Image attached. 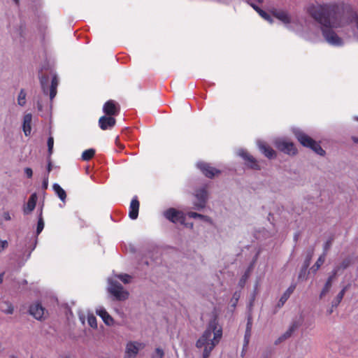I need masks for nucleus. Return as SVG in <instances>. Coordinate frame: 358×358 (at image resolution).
<instances>
[{
	"label": "nucleus",
	"instance_id": "36",
	"mask_svg": "<svg viewBox=\"0 0 358 358\" xmlns=\"http://www.w3.org/2000/svg\"><path fill=\"white\" fill-rule=\"evenodd\" d=\"M117 278L125 284L129 283L131 280V276L128 274H120L117 275Z\"/></svg>",
	"mask_w": 358,
	"mask_h": 358
},
{
	"label": "nucleus",
	"instance_id": "49",
	"mask_svg": "<svg viewBox=\"0 0 358 358\" xmlns=\"http://www.w3.org/2000/svg\"><path fill=\"white\" fill-rule=\"evenodd\" d=\"M3 216L6 220H10V219H11L10 215L8 212H4Z\"/></svg>",
	"mask_w": 358,
	"mask_h": 358
},
{
	"label": "nucleus",
	"instance_id": "21",
	"mask_svg": "<svg viewBox=\"0 0 358 358\" xmlns=\"http://www.w3.org/2000/svg\"><path fill=\"white\" fill-rule=\"evenodd\" d=\"M52 188L55 192V194L57 195V196L63 202H65L66 199V193L64 191V189L58 184L55 183L52 185Z\"/></svg>",
	"mask_w": 358,
	"mask_h": 358
},
{
	"label": "nucleus",
	"instance_id": "13",
	"mask_svg": "<svg viewBox=\"0 0 358 358\" xmlns=\"http://www.w3.org/2000/svg\"><path fill=\"white\" fill-rule=\"evenodd\" d=\"M29 312L36 320H41L45 313V308L41 303H36L30 306Z\"/></svg>",
	"mask_w": 358,
	"mask_h": 358
},
{
	"label": "nucleus",
	"instance_id": "53",
	"mask_svg": "<svg viewBox=\"0 0 358 358\" xmlns=\"http://www.w3.org/2000/svg\"><path fill=\"white\" fill-rule=\"evenodd\" d=\"M3 275H4V273H1L0 274V284H1L3 282Z\"/></svg>",
	"mask_w": 358,
	"mask_h": 358
},
{
	"label": "nucleus",
	"instance_id": "24",
	"mask_svg": "<svg viewBox=\"0 0 358 358\" xmlns=\"http://www.w3.org/2000/svg\"><path fill=\"white\" fill-rule=\"evenodd\" d=\"M296 329V327L293 324L292 325L289 329L282 336H280L278 340L276 341V343H280L282 342V341H285L286 340L287 338H289L292 333L294 332V331Z\"/></svg>",
	"mask_w": 358,
	"mask_h": 358
},
{
	"label": "nucleus",
	"instance_id": "41",
	"mask_svg": "<svg viewBox=\"0 0 358 358\" xmlns=\"http://www.w3.org/2000/svg\"><path fill=\"white\" fill-rule=\"evenodd\" d=\"M339 271H340V267L334 268V269L332 271L331 275L328 278V279H331V282H333V280L335 279V278Z\"/></svg>",
	"mask_w": 358,
	"mask_h": 358
},
{
	"label": "nucleus",
	"instance_id": "50",
	"mask_svg": "<svg viewBox=\"0 0 358 358\" xmlns=\"http://www.w3.org/2000/svg\"><path fill=\"white\" fill-rule=\"evenodd\" d=\"M47 171L49 173L52 171V163L50 160L48 161V166H47Z\"/></svg>",
	"mask_w": 358,
	"mask_h": 358
},
{
	"label": "nucleus",
	"instance_id": "55",
	"mask_svg": "<svg viewBox=\"0 0 358 358\" xmlns=\"http://www.w3.org/2000/svg\"><path fill=\"white\" fill-rule=\"evenodd\" d=\"M340 303H338V299L337 298L336 299V300L334 301H333V304L332 306H337Z\"/></svg>",
	"mask_w": 358,
	"mask_h": 358
},
{
	"label": "nucleus",
	"instance_id": "11",
	"mask_svg": "<svg viewBox=\"0 0 358 358\" xmlns=\"http://www.w3.org/2000/svg\"><path fill=\"white\" fill-rule=\"evenodd\" d=\"M196 199H198V202L196 203L195 207L197 210H200L201 208H203L206 206V203L208 199V192L204 189H200L196 191V193L195 194Z\"/></svg>",
	"mask_w": 358,
	"mask_h": 358
},
{
	"label": "nucleus",
	"instance_id": "30",
	"mask_svg": "<svg viewBox=\"0 0 358 358\" xmlns=\"http://www.w3.org/2000/svg\"><path fill=\"white\" fill-rule=\"evenodd\" d=\"M25 97H26V93L24 92V91L23 90H22L18 95V98H17V102H18V104L21 106H23L25 103H26V101H25Z\"/></svg>",
	"mask_w": 358,
	"mask_h": 358
},
{
	"label": "nucleus",
	"instance_id": "43",
	"mask_svg": "<svg viewBox=\"0 0 358 358\" xmlns=\"http://www.w3.org/2000/svg\"><path fill=\"white\" fill-rule=\"evenodd\" d=\"M8 245L7 241H0V252L4 250Z\"/></svg>",
	"mask_w": 358,
	"mask_h": 358
},
{
	"label": "nucleus",
	"instance_id": "28",
	"mask_svg": "<svg viewBox=\"0 0 358 358\" xmlns=\"http://www.w3.org/2000/svg\"><path fill=\"white\" fill-rule=\"evenodd\" d=\"M3 304L6 306V308H3V306L1 307V309L2 310L3 312H4L6 314H12L13 313L14 308L10 303L3 302Z\"/></svg>",
	"mask_w": 358,
	"mask_h": 358
},
{
	"label": "nucleus",
	"instance_id": "29",
	"mask_svg": "<svg viewBox=\"0 0 358 358\" xmlns=\"http://www.w3.org/2000/svg\"><path fill=\"white\" fill-rule=\"evenodd\" d=\"M258 14L265 20L268 22L269 23L272 24L273 22V20L271 15L268 14L266 11L263 10L262 9L259 10Z\"/></svg>",
	"mask_w": 358,
	"mask_h": 358
},
{
	"label": "nucleus",
	"instance_id": "51",
	"mask_svg": "<svg viewBox=\"0 0 358 358\" xmlns=\"http://www.w3.org/2000/svg\"><path fill=\"white\" fill-rule=\"evenodd\" d=\"M252 330L245 329V336H248V337H251Z\"/></svg>",
	"mask_w": 358,
	"mask_h": 358
},
{
	"label": "nucleus",
	"instance_id": "58",
	"mask_svg": "<svg viewBox=\"0 0 358 358\" xmlns=\"http://www.w3.org/2000/svg\"><path fill=\"white\" fill-rule=\"evenodd\" d=\"M354 141H355V142H358V139H357V138H355V139H354Z\"/></svg>",
	"mask_w": 358,
	"mask_h": 358
},
{
	"label": "nucleus",
	"instance_id": "14",
	"mask_svg": "<svg viewBox=\"0 0 358 358\" xmlns=\"http://www.w3.org/2000/svg\"><path fill=\"white\" fill-rule=\"evenodd\" d=\"M259 149L262 153L267 158L271 159L276 157V152L267 143L260 142L258 144Z\"/></svg>",
	"mask_w": 358,
	"mask_h": 358
},
{
	"label": "nucleus",
	"instance_id": "27",
	"mask_svg": "<svg viewBox=\"0 0 358 358\" xmlns=\"http://www.w3.org/2000/svg\"><path fill=\"white\" fill-rule=\"evenodd\" d=\"M187 215L191 218H200L201 220H204L206 221H208L210 218L208 216L199 214L195 212H189Z\"/></svg>",
	"mask_w": 358,
	"mask_h": 358
},
{
	"label": "nucleus",
	"instance_id": "45",
	"mask_svg": "<svg viewBox=\"0 0 358 358\" xmlns=\"http://www.w3.org/2000/svg\"><path fill=\"white\" fill-rule=\"evenodd\" d=\"M331 239H329L328 240L325 244H324V254L326 255V252H327V250L330 248L331 245Z\"/></svg>",
	"mask_w": 358,
	"mask_h": 358
},
{
	"label": "nucleus",
	"instance_id": "56",
	"mask_svg": "<svg viewBox=\"0 0 358 358\" xmlns=\"http://www.w3.org/2000/svg\"><path fill=\"white\" fill-rule=\"evenodd\" d=\"M43 186L45 187V188H47V186H48V179L44 180V181H43Z\"/></svg>",
	"mask_w": 358,
	"mask_h": 358
},
{
	"label": "nucleus",
	"instance_id": "46",
	"mask_svg": "<svg viewBox=\"0 0 358 358\" xmlns=\"http://www.w3.org/2000/svg\"><path fill=\"white\" fill-rule=\"evenodd\" d=\"M250 337H248V336H244V345L243 348H246L250 342Z\"/></svg>",
	"mask_w": 358,
	"mask_h": 358
},
{
	"label": "nucleus",
	"instance_id": "38",
	"mask_svg": "<svg viewBox=\"0 0 358 358\" xmlns=\"http://www.w3.org/2000/svg\"><path fill=\"white\" fill-rule=\"evenodd\" d=\"M164 355V353L163 350H162L160 348H157L155 350V353L152 355V358H163Z\"/></svg>",
	"mask_w": 358,
	"mask_h": 358
},
{
	"label": "nucleus",
	"instance_id": "26",
	"mask_svg": "<svg viewBox=\"0 0 358 358\" xmlns=\"http://www.w3.org/2000/svg\"><path fill=\"white\" fill-rule=\"evenodd\" d=\"M44 228V221L42 217V210L41 211V213L38 217V220L37 223V227H36V234L38 235L43 229Z\"/></svg>",
	"mask_w": 358,
	"mask_h": 358
},
{
	"label": "nucleus",
	"instance_id": "10",
	"mask_svg": "<svg viewBox=\"0 0 358 358\" xmlns=\"http://www.w3.org/2000/svg\"><path fill=\"white\" fill-rule=\"evenodd\" d=\"M116 123L113 117L103 115L99 120V126L102 130H107L113 128Z\"/></svg>",
	"mask_w": 358,
	"mask_h": 358
},
{
	"label": "nucleus",
	"instance_id": "20",
	"mask_svg": "<svg viewBox=\"0 0 358 358\" xmlns=\"http://www.w3.org/2000/svg\"><path fill=\"white\" fill-rule=\"evenodd\" d=\"M36 201H37V196H36V193H34L29 198V200L27 203V206L24 207L23 209L24 213L29 214L31 212H32L36 207Z\"/></svg>",
	"mask_w": 358,
	"mask_h": 358
},
{
	"label": "nucleus",
	"instance_id": "4",
	"mask_svg": "<svg viewBox=\"0 0 358 358\" xmlns=\"http://www.w3.org/2000/svg\"><path fill=\"white\" fill-rule=\"evenodd\" d=\"M164 217L174 224H185V214L174 208H169L163 213Z\"/></svg>",
	"mask_w": 358,
	"mask_h": 358
},
{
	"label": "nucleus",
	"instance_id": "37",
	"mask_svg": "<svg viewBox=\"0 0 358 358\" xmlns=\"http://www.w3.org/2000/svg\"><path fill=\"white\" fill-rule=\"evenodd\" d=\"M48 153L51 155L52 153V148L54 145V138L52 136H50L48 139Z\"/></svg>",
	"mask_w": 358,
	"mask_h": 358
},
{
	"label": "nucleus",
	"instance_id": "34",
	"mask_svg": "<svg viewBox=\"0 0 358 358\" xmlns=\"http://www.w3.org/2000/svg\"><path fill=\"white\" fill-rule=\"evenodd\" d=\"M325 260V254H323L321 255L315 262L314 266L315 267V269H318L324 262Z\"/></svg>",
	"mask_w": 358,
	"mask_h": 358
},
{
	"label": "nucleus",
	"instance_id": "1",
	"mask_svg": "<svg viewBox=\"0 0 358 358\" xmlns=\"http://www.w3.org/2000/svg\"><path fill=\"white\" fill-rule=\"evenodd\" d=\"M307 13L322 26V35L329 44L335 46L343 45L342 38L333 30V28H339L343 25V11L338 3H311L307 8Z\"/></svg>",
	"mask_w": 358,
	"mask_h": 358
},
{
	"label": "nucleus",
	"instance_id": "54",
	"mask_svg": "<svg viewBox=\"0 0 358 358\" xmlns=\"http://www.w3.org/2000/svg\"><path fill=\"white\" fill-rule=\"evenodd\" d=\"M340 303H338V299L337 298L336 299V300L334 301H333V304L332 306H337Z\"/></svg>",
	"mask_w": 358,
	"mask_h": 358
},
{
	"label": "nucleus",
	"instance_id": "7",
	"mask_svg": "<svg viewBox=\"0 0 358 358\" xmlns=\"http://www.w3.org/2000/svg\"><path fill=\"white\" fill-rule=\"evenodd\" d=\"M238 154L245 161V165L248 168L257 171L261 169L258 161L246 150H241Z\"/></svg>",
	"mask_w": 358,
	"mask_h": 358
},
{
	"label": "nucleus",
	"instance_id": "22",
	"mask_svg": "<svg viewBox=\"0 0 358 358\" xmlns=\"http://www.w3.org/2000/svg\"><path fill=\"white\" fill-rule=\"evenodd\" d=\"M58 85V80L56 76H54L52 78L51 85L50 88V98L53 99L57 94V88Z\"/></svg>",
	"mask_w": 358,
	"mask_h": 358
},
{
	"label": "nucleus",
	"instance_id": "35",
	"mask_svg": "<svg viewBox=\"0 0 358 358\" xmlns=\"http://www.w3.org/2000/svg\"><path fill=\"white\" fill-rule=\"evenodd\" d=\"M48 83V78L45 76L41 77V85L43 88V92L47 93V85Z\"/></svg>",
	"mask_w": 358,
	"mask_h": 358
},
{
	"label": "nucleus",
	"instance_id": "23",
	"mask_svg": "<svg viewBox=\"0 0 358 358\" xmlns=\"http://www.w3.org/2000/svg\"><path fill=\"white\" fill-rule=\"evenodd\" d=\"M94 155H95L94 149L90 148V149L85 150L82 154V159L84 161H89L92 158H93Z\"/></svg>",
	"mask_w": 358,
	"mask_h": 358
},
{
	"label": "nucleus",
	"instance_id": "25",
	"mask_svg": "<svg viewBox=\"0 0 358 358\" xmlns=\"http://www.w3.org/2000/svg\"><path fill=\"white\" fill-rule=\"evenodd\" d=\"M332 285V282H331V279H327L321 293L320 297L322 299L324 296L330 290Z\"/></svg>",
	"mask_w": 358,
	"mask_h": 358
},
{
	"label": "nucleus",
	"instance_id": "57",
	"mask_svg": "<svg viewBox=\"0 0 358 358\" xmlns=\"http://www.w3.org/2000/svg\"><path fill=\"white\" fill-rule=\"evenodd\" d=\"M16 4L19 3V0H13Z\"/></svg>",
	"mask_w": 358,
	"mask_h": 358
},
{
	"label": "nucleus",
	"instance_id": "59",
	"mask_svg": "<svg viewBox=\"0 0 358 358\" xmlns=\"http://www.w3.org/2000/svg\"><path fill=\"white\" fill-rule=\"evenodd\" d=\"M124 358H131V357H124Z\"/></svg>",
	"mask_w": 358,
	"mask_h": 358
},
{
	"label": "nucleus",
	"instance_id": "40",
	"mask_svg": "<svg viewBox=\"0 0 358 358\" xmlns=\"http://www.w3.org/2000/svg\"><path fill=\"white\" fill-rule=\"evenodd\" d=\"M346 289H347V287H345L342 289V290L338 294L336 298L338 299V303H341V301H342L344 295H345V293L346 292Z\"/></svg>",
	"mask_w": 358,
	"mask_h": 358
},
{
	"label": "nucleus",
	"instance_id": "48",
	"mask_svg": "<svg viewBox=\"0 0 358 358\" xmlns=\"http://www.w3.org/2000/svg\"><path fill=\"white\" fill-rule=\"evenodd\" d=\"M250 6L257 13H259V10L262 9L258 6H257L256 4H255L253 3H251Z\"/></svg>",
	"mask_w": 358,
	"mask_h": 358
},
{
	"label": "nucleus",
	"instance_id": "16",
	"mask_svg": "<svg viewBox=\"0 0 358 358\" xmlns=\"http://www.w3.org/2000/svg\"><path fill=\"white\" fill-rule=\"evenodd\" d=\"M140 345L138 343L134 342H129L127 345L126 348V355L124 357H131L134 358L138 352V345Z\"/></svg>",
	"mask_w": 358,
	"mask_h": 358
},
{
	"label": "nucleus",
	"instance_id": "42",
	"mask_svg": "<svg viewBox=\"0 0 358 358\" xmlns=\"http://www.w3.org/2000/svg\"><path fill=\"white\" fill-rule=\"evenodd\" d=\"M252 317L251 314H249L247 317L246 329L252 330Z\"/></svg>",
	"mask_w": 358,
	"mask_h": 358
},
{
	"label": "nucleus",
	"instance_id": "12",
	"mask_svg": "<svg viewBox=\"0 0 358 358\" xmlns=\"http://www.w3.org/2000/svg\"><path fill=\"white\" fill-rule=\"evenodd\" d=\"M140 207V202L138 197L135 196L131 201L129 210V217L131 220L137 219L138 216V211Z\"/></svg>",
	"mask_w": 358,
	"mask_h": 358
},
{
	"label": "nucleus",
	"instance_id": "17",
	"mask_svg": "<svg viewBox=\"0 0 358 358\" xmlns=\"http://www.w3.org/2000/svg\"><path fill=\"white\" fill-rule=\"evenodd\" d=\"M296 287V285L295 283L292 284L287 290L283 293L282 296L280 297L278 303V307L281 308L283 306L285 303L287 301V299L289 298L291 294L294 292Z\"/></svg>",
	"mask_w": 358,
	"mask_h": 358
},
{
	"label": "nucleus",
	"instance_id": "52",
	"mask_svg": "<svg viewBox=\"0 0 358 358\" xmlns=\"http://www.w3.org/2000/svg\"><path fill=\"white\" fill-rule=\"evenodd\" d=\"M311 256H312V255L310 254V255L307 257V259H306V266H308L309 265V262H310V258H311Z\"/></svg>",
	"mask_w": 358,
	"mask_h": 358
},
{
	"label": "nucleus",
	"instance_id": "39",
	"mask_svg": "<svg viewBox=\"0 0 358 358\" xmlns=\"http://www.w3.org/2000/svg\"><path fill=\"white\" fill-rule=\"evenodd\" d=\"M248 278V273H245L242 277L239 280V282H238V285L241 287H243L245 282H246V280Z\"/></svg>",
	"mask_w": 358,
	"mask_h": 358
},
{
	"label": "nucleus",
	"instance_id": "18",
	"mask_svg": "<svg viewBox=\"0 0 358 358\" xmlns=\"http://www.w3.org/2000/svg\"><path fill=\"white\" fill-rule=\"evenodd\" d=\"M31 120H32V115L30 113L26 114L24 116L23 119V124H22V129L24 133V135L26 136H29L31 134Z\"/></svg>",
	"mask_w": 358,
	"mask_h": 358
},
{
	"label": "nucleus",
	"instance_id": "5",
	"mask_svg": "<svg viewBox=\"0 0 358 358\" xmlns=\"http://www.w3.org/2000/svg\"><path fill=\"white\" fill-rule=\"evenodd\" d=\"M108 290L118 301H124L129 297V292L124 290L123 286L117 281H111Z\"/></svg>",
	"mask_w": 358,
	"mask_h": 358
},
{
	"label": "nucleus",
	"instance_id": "15",
	"mask_svg": "<svg viewBox=\"0 0 358 358\" xmlns=\"http://www.w3.org/2000/svg\"><path fill=\"white\" fill-rule=\"evenodd\" d=\"M271 13L273 16L280 20L285 24H289L291 22V18L289 14L284 10H277L275 8H273L270 10Z\"/></svg>",
	"mask_w": 358,
	"mask_h": 358
},
{
	"label": "nucleus",
	"instance_id": "31",
	"mask_svg": "<svg viewBox=\"0 0 358 358\" xmlns=\"http://www.w3.org/2000/svg\"><path fill=\"white\" fill-rule=\"evenodd\" d=\"M241 296V292H235L233 294V297L231 299V306L233 308H235L236 306V304L240 299Z\"/></svg>",
	"mask_w": 358,
	"mask_h": 358
},
{
	"label": "nucleus",
	"instance_id": "44",
	"mask_svg": "<svg viewBox=\"0 0 358 358\" xmlns=\"http://www.w3.org/2000/svg\"><path fill=\"white\" fill-rule=\"evenodd\" d=\"M24 173L28 178H31L33 176V171L31 168H25L24 169Z\"/></svg>",
	"mask_w": 358,
	"mask_h": 358
},
{
	"label": "nucleus",
	"instance_id": "3",
	"mask_svg": "<svg viewBox=\"0 0 358 358\" xmlns=\"http://www.w3.org/2000/svg\"><path fill=\"white\" fill-rule=\"evenodd\" d=\"M294 136L297 141L303 147L311 149L320 156H324L325 155V151L322 149L320 145L306 133L298 130L294 131Z\"/></svg>",
	"mask_w": 358,
	"mask_h": 358
},
{
	"label": "nucleus",
	"instance_id": "47",
	"mask_svg": "<svg viewBox=\"0 0 358 358\" xmlns=\"http://www.w3.org/2000/svg\"><path fill=\"white\" fill-rule=\"evenodd\" d=\"M250 337H248V336H244V345L243 348H246L250 342Z\"/></svg>",
	"mask_w": 358,
	"mask_h": 358
},
{
	"label": "nucleus",
	"instance_id": "19",
	"mask_svg": "<svg viewBox=\"0 0 358 358\" xmlns=\"http://www.w3.org/2000/svg\"><path fill=\"white\" fill-rule=\"evenodd\" d=\"M96 313L99 316L101 317V319L106 325L110 326L113 324V318L108 314V313L104 308H101L99 309H97Z\"/></svg>",
	"mask_w": 358,
	"mask_h": 358
},
{
	"label": "nucleus",
	"instance_id": "33",
	"mask_svg": "<svg viewBox=\"0 0 358 358\" xmlns=\"http://www.w3.org/2000/svg\"><path fill=\"white\" fill-rule=\"evenodd\" d=\"M87 321H88L89 325L91 327H92V328L97 327L96 318L94 315L88 316Z\"/></svg>",
	"mask_w": 358,
	"mask_h": 358
},
{
	"label": "nucleus",
	"instance_id": "2",
	"mask_svg": "<svg viewBox=\"0 0 358 358\" xmlns=\"http://www.w3.org/2000/svg\"><path fill=\"white\" fill-rule=\"evenodd\" d=\"M222 336V328L218 326L217 318L215 317L209 322L206 329L196 343V348H203V358L210 356L213 348L219 343Z\"/></svg>",
	"mask_w": 358,
	"mask_h": 358
},
{
	"label": "nucleus",
	"instance_id": "8",
	"mask_svg": "<svg viewBox=\"0 0 358 358\" xmlns=\"http://www.w3.org/2000/svg\"><path fill=\"white\" fill-rule=\"evenodd\" d=\"M197 167L200 169L202 173L208 178H213L220 173V170L210 166L208 163L199 162L197 164Z\"/></svg>",
	"mask_w": 358,
	"mask_h": 358
},
{
	"label": "nucleus",
	"instance_id": "6",
	"mask_svg": "<svg viewBox=\"0 0 358 358\" xmlns=\"http://www.w3.org/2000/svg\"><path fill=\"white\" fill-rule=\"evenodd\" d=\"M276 148L288 155H296L298 150L294 143L286 140H278L275 142Z\"/></svg>",
	"mask_w": 358,
	"mask_h": 358
},
{
	"label": "nucleus",
	"instance_id": "32",
	"mask_svg": "<svg viewBox=\"0 0 358 358\" xmlns=\"http://www.w3.org/2000/svg\"><path fill=\"white\" fill-rule=\"evenodd\" d=\"M351 264V259L350 258L345 259L341 264L339 266H337L336 267H340L341 269H345L347 268Z\"/></svg>",
	"mask_w": 358,
	"mask_h": 358
},
{
	"label": "nucleus",
	"instance_id": "9",
	"mask_svg": "<svg viewBox=\"0 0 358 358\" xmlns=\"http://www.w3.org/2000/svg\"><path fill=\"white\" fill-rule=\"evenodd\" d=\"M103 111L106 115L113 117L119 114L120 107L114 100H108L104 103Z\"/></svg>",
	"mask_w": 358,
	"mask_h": 358
}]
</instances>
